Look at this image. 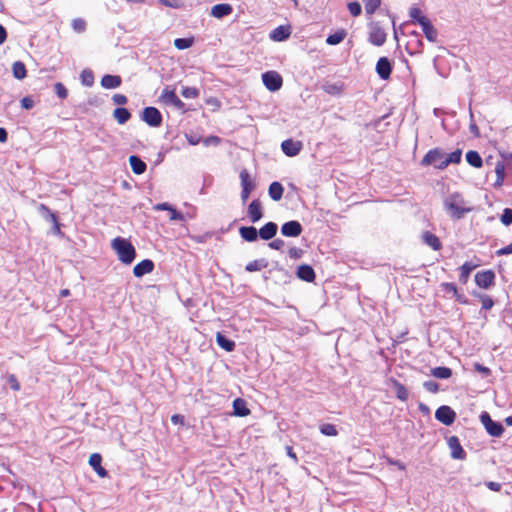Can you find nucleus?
Here are the masks:
<instances>
[{"label": "nucleus", "instance_id": "1", "mask_svg": "<svg viewBox=\"0 0 512 512\" xmlns=\"http://www.w3.org/2000/svg\"><path fill=\"white\" fill-rule=\"evenodd\" d=\"M443 207L452 220H460L473 210V207L459 192H453L446 196L443 200Z\"/></svg>", "mask_w": 512, "mask_h": 512}, {"label": "nucleus", "instance_id": "2", "mask_svg": "<svg viewBox=\"0 0 512 512\" xmlns=\"http://www.w3.org/2000/svg\"><path fill=\"white\" fill-rule=\"evenodd\" d=\"M111 247L117 254L119 261L130 265L136 258V249L130 240L123 237H116L111 241Z\"/></svg>", "mask_w": 512, "mask_h": 512}, {"label": "nucleus", "instance_id": "3", "mask_svg": "<svg viewBox=\"0 0 512 512\" xmlns=\"http://www.w3.org/2000/svg\"><path fill=\"white\" fill-rule=\"evenodd\" d=\"M480 422L483 424L487 433L492 437H501L504 432V427L502 423L498 421H494L490 414L486 411H483L480 416Z\"/></svg>", "mask_w": 512, "mask_h": 512}, {"label": "nucleus", "instance_id": "4", "mask_svg": "<svg viewBox=\"0 0 512 512\" xmlns=\"http://www.w3.org/2000/svg\"><path fill=\"white\" fill-rule=\"evenodd\" d=\"M445 159V153L440 148L429 150L421 160L422 166H434L436 169L443 170L441 162Z\"/></svg>", "mask_w": 512, "mask_h": 512}, {"label": "nucleus", "instance_id": "5", "mask_svg": "<svg viewBox=\"0 0 512 512\" xmlns=\"http://www.w3.org/2000/svg\"><path fill=\"white\" fill-rule=\"evenodd\" d=\"M368 41L375 46H382L386 42L387 34L379 22L369 23Z\"/></svg>", "mask_w": 512, "mask_h": 512}, {"label": "nucleus", "instance_id": "6", "mask_svg": "<svg viewBox=\"0 0 512 512\" xmlns=\"http://www.w3.org/2000/svg\"><path fill=\"white\" fill-rule=\"evenodd\" d=\"M141 120L150 127H160L163 122V117L159 109L148 106L142 110Z\"/></svg>", "mask_w": 512, "mask_h": 512}, {"label": "nucleus", "instance_id": "7", "mask_svg": "<svg viewBox=\"0 0 512 512\" xmlns=\"http://www.w3.org/2000/svg\"><path fill=\"white\" fill-rule=\"evenodd\" d=\"M262 81L264 86L271 92H276L281 89L283 79L276 71H267L262 74Z\"/></svg>", "mask_w": 512, "mask_h": 512}, {"label": "nucleus", "instance_id": "8", "mask_svg": "<svg viewBox=\"0 0 512 512\" xmlns=\"http://www.w3.org/2000/svg\"><path fill=\"white\" fill-rule=\"evenodd\" d=\"M435 418L442 424L450 426L456 419V413L450 406L442 405L437 408L435 412Z\"/></svg>", "mask_w": 512, "mask_h": 512}, {"label": "nucleus", "instance_id": "9", "mask_svg": "<svg viewBox=\"0 0 512 512\" xmlns=\"http://www.w3.org/2000/svg\"><path fill=\"white\" fill-rule=\"evenodd\" d=\"M160 100L166 105H172L178 110H183L185 107L184 102L177 96L174 90L166 87L160 96Z\"/></svg>", "mask_w": 512, "mask_h": 512}, {"label": "nucleus", "instance_id": "10", "mask_svg": "<svg viewBox=\"0 0 512 512\" xmlns=\"http://www.w3.org/2000/svg\"><path fill=\"white\" fill-rule=\"evenodd\" d=\"M495 282V273L492 270H484L475 274V283L483 289H488Z\"/></svg>", "mask_w": 512, "mask_h": 512}, {"label": "nucleus", "instance_id": "11", "mask_svg": "<svg viewBox=\"0 0 512 512\" xmlns=\"http://www.w3.org/2000/svg\"><path fill=\"white\" fill-rule=\"evenodd\" d=\"M448 447L451 451V457L456 460H464L466 458V452L461 446L460 440L457 436H450L447 439Z\"/></svg>", "mask_w": 512, "mask_h": 512}, {"label": "nucleus", "instance_id": "12", "mask_svg": "<svg viewBox=\"0 0 512 512\" xmlns=\"http://www.w3.org/2000/svg\"><path fill=\"white\" fill-rule=\"evenodd\" d=\"M302 231L303 227L297 220L287 221L281 226V234L285 237H298Z\"/></svg>", "mask_w": 512, "mask_h": 512}, {"label": "nucleus", "instance_id": "13", "mask_svg": "<svg viewBox=\"0 0 512 512\" xmlns=\"http://www.w3.org/2000/svg\"><path fill=\"white\" fill-rule=\"evenodd\" d=\"M375 70L382 80H388L392 73V63L387 57H380L376 63Z\"/></svg>", "mask_w": 512, "mask_h": 512}, {"label": "nucleus", "instance_id": "14", "mask_svg": "<svg viewBox=\"0 0 512 512\" xmlns=\"http://www.w3.org/2000/svg\"><path fill=\"white\" fill-rule=\"evenodd\" d=\"M303 144L301 141H294L293 139H286L281 143L283 153L288 157L297 156L302 150Z\"/></svg>", "mask_w": 512, "mask_h": 512}, {"label": "nucleus", "instance_id": "15", "mask_svg": "<svg viewBox=\"0 0 512 512\" xmlns=\"http://www.w3.org/2000/svg\"><path fill=\"white\" fill-rule=\"evenodd\" d=\"M154 268L155 265L151 259H144L134 266L133 274L135 277L141 278L144 275L151 273Z\"/></svg>", "mask_w": 512, "mask_h": 512}, {"label": "nucleus", "instance_id": "16", "mask_svg": "<svg viewBox=\"0 0 512 512\" xmlns=\"http://www.w3.org/2000/svg\"><path fill=\"white\" fill-rule=\"evenodd\" d=\"M248 217L252 223H256L263 217L262 205L259 199H254L248 206Z\"/></svg>", "mask_w": 512, "mask_h": 512}, {"label": "nucleus", "instance_id": "17", "mask_svg": "<svg viewBox=\"0 0 512 512\" xmlns=\"http://www.w3.org/2000/svg\"><path fill=\"white\" fill-rule=\"evenodd\" d=\"M277 231L278 225L275 222H267L258 230L259 238L270 241L276 236Z\"/></svg>", "mask_w": 512, "mask_h": 512}, {"label": "nucleus", "instance_id": "18", "mask_svg": "<svg viewBox=\"0 0 512 512\" xmlns=\"http://www.w3.org/2000/svg\"><path fill=\"white\" fill-rule=\"evenodd\" d=\"M296 276L305 282H313L316 277L313 267L308 264H301L298 266Z\"/></svg>", "mask_w": 512, "mask_h": 512}, {"label": "nucleus", "instance_id": "19", "mask_svg": "<svg viewBox=\"0 0 512 512\" xmlns=\"http://www.w3.org/2000/svg\"><path fill=\"white\" fill-rule=\"evenodd\" d=\"M102 456L99 453H93L89 457V464L101 478L108 476V471L102 467Z\"/></svg>", "mask_w": 512, "mask_h": 512}, {"label": "nucleus", "instance_id": "20", "mask_svg": "<svg viewBox=\"0 0 512 512\" xmlns=\"http://www.w3.org/2000/svg\"><path fill=\"white\" fill-rule=\"evenodd\" d=\"M233 12V7L228 3L216 4L211 8V16L217 19L229 16Z\"/></svg>", "mask_w": 512, "mask_h": 512}, {"label": "nucleus", "instance_id": "21", "mask_svg": "<svg viewBox=\"0 0 512 512\" xmlns=\"http://www.w3.org/2000/svg\"><path fill=\"white\" fill-rule=\"evenodd\" d=\"M239 234L246 242H255L259 238L258 230L254 226H241Z\"/></svg>", "mask_w": 512, "mask_h": 512}, {"label": "nucleus", "instance_id": "22", "mask_svg": "<svg viewBox=\"0 0 512 512\" xmlns=\"http://www.w3.org/2000/svg\"><path fill=\"white\" fill-rule=\"evenodd\" d=\"M100 83L105 89H116L122 84V78L119 75L105 74Z\"/></svg>", "mask_w": 512, "mask_h": 512}, {"label": "nucleus", "instance_id": "23", "mask_svg": "<svg viewBox=\"0 0 512 512\" xmlns=\"http://www.w3.org/2000/svg\"><path fill=\"white\" fill-rule=\"evenodd\" d=\"M421 238L423 243L431 247L434 251H438L442 247L440 239L430 231L423 232Z\"/></svg>", "mask_w": 512, "mask_h": 512}, {"label": "nucleus", "instance_id": "24", "mask_svg": "<svg viewBox=\"0 0 512 512\" xmlns=\"http://www.w3.org/2000/svg\"><path fill=\"white\" fill-rule=\"evenodd\" d=\"M251 413L247 403L242 398H236L233 401V414L237 417H246Z\"/></svg>", "mask_w": 512, "mask_h": 512}, {"label": "nucleus", "instance_id": "25", "mask_svg": "<svg viewBox=\"0 0 512 512\" xmlns=\"http://www.w3.org/2000/svg\"><path fill=\"white\" fill-rule=\"evenodd\" d=\"M291 31L289 26H278L270 34V38L277 42H282L290 37Z\"/></svg>", "mask_w": 512, "mask_h": 512}, {"label": "nucleus", "instance_id": "26", "mask_svg": "<svg viewBox=\"0 0 512 512\" xmlns=\"http://www.w3.org/2000/svg\"><path fill=\"white\" fill-rule=\"evenodd\" d=\"M129 164L136 175L143 174L147 169L146 163L138 155H131L129 157Z\"/></svg>", "mask_w": 512, "mask_h": 512}, {"label": "nucleus", "instance_id": "27", "mask_svg": "<svg viewBox=\"0 0 512 512\" xmlns=\"http://www.w3.org/2000/svg\"><path fill=\"white\" fill-rule=\"evenodd\" d=\"M420 26L427 40H429L430 42H435L437 40V30L434 28L429 19L420 22Z\"/></svg>", "mask_w": 512, "mask_h": 512}, {"label": "nucleus", "instance_id": "28", "mask_svg": "<svg viewBox=\"0 0 512 512\" xmlns=\"http://www.w3.org/2000/svg\"><path fill=\"white\" fill-rule=\"evenodd\" d=\"M283 193H284V187L280 182L274 181L269 185L268 194L272 200H274V201L281 200L283 197Z\"/></svg>", "mask_w": 512, "mask_h": 512}, {"label": "nucleus", "instance_id": "29", "mask_svg": "<svg viewBox=\"0 0 512 512\" xmlns=\"http://www.w3.org/2000/svg\"><path fill=\"white\" fill-rule=\"evenodd\" d=\"M216 342L219 345V347H221L227 352H232L236 346L235 342L232 339L226 337L224 334L220 332H218L216 335Z\"/></svg>", "mask_w": 512, "mask_h": 512}, {"label": "nucleus", "instance_id": "30", "mask_svg": "<svg viewBox=\"0 0 512 512\" xmlns=\"http://www.w3.org/2000/svg\"><path fill=\"white\" fill-rule=\"evenodd\" d=\"M347 36V31L343 28L338 29L333 34H329L326 38L328 45L334 46L340 44Z\"/></svg>", "mask_w": 512, "mask_h": 512}, {"label": "nucleus", "instance_id": "31", "mask_svg": "<svg viewBox=\"0 0 512 512\" xmlns=\"http://www.w3.org/2000/svg\"><path fill=\"white\" fill-rule=\"evenodd\" d=\"M113 117L115 118L118 124L123 125L130 120L131 113L127 108L117 107L113 111Z\"/></svg>", "mask_w": 512, "mask_h": 512}, {"label": "nucleus", "instance_id": "32", "mask_svg": "<svg viewBox=\"0 0 512 512\" xmlns=\"http://www.w3.org/2000/svg\"><path fill=\"white\" fill-rule=\"evenodd\" d=\"M477 267V264H473L471 262H465L459 269V282L462 284H466L471 272Z\"/></svg>", "mask_w": 512, "mask_h": 512}, {"label": "nucleus", "instance_id": "33", "mask_svg": "<svg viewBox=\"0 0 512 512\" xmlns=\"http://www.w3.org/2000/svg\"><path fill=\"white\" fill-rule=\"evenodd\" d=\"M466 161L474 168H480L483 165L482 157L475 150H470L466 153Z\"/></svg>", "mask_w": 512, "mask_h": 512}, {"label": "nucleus", "instance_id": "34", "mask_svg": "<svg viewBox=\"0 0 512 512\" xmlns=\"http://www.w3.org/2000/svg\"><path fill=\"white\" fill-rule=\"evenodd\" d=\"M462 158V151L460 149H457L447 156L445 155V159L441 162L442 167H447L450 164H458L461 162Z\"/></svg>", "mask_w": 512, "mask_h": 512}, {"label": "nucleus", "instance_id": "35", "mask_svg": "<svg viewBox=\"0 0 512 512\" xmlns=\"http://www.w3.org/2000/svg\"><path fill=\"white\" fill-rule=\"evenodd\" d=\"M430 374L438 379H448L452 376V370L449 367L439 366L432 368Z\"/></svg>", "mask_w": 512, "mask_h": 512}, {"label": "nucleus", "instance_id": "36", "mask_svg": "<svg viewBox=\"0 0 512 512\" xmlns=\"http://www.w3.org/2000/svg\"><path fill=\"white\" fill-rule=\"evenodd\" d=\"M268 266V261L265 258L256 259L254 261L249 262L245 266V270L247 272H256L260 271L261 269H264Z\"/></svg>", "mask_w": 512, "mask_h": 512}, {"label": "nucleus", "instance_id": "37", "mask_svg": "<svg viewBox=\"0 0 512 512\" xmlns=\"http://www.w3.org/2000/svg\"><path fill=\"white\" fill-rule=\"evenodd\" d=\"M12 73L16 79H18V80L24 79L27 75V70H26L25 64L21 61L14 62L12 65Z\"/></svg>", "mask_w": 512, "mask_h": 512}, {"label": "nucleus", "instance_id": "38", "mask_svg": "<svg viewBox=\"0 0 512 512\" xmlns=\"http://www.w3.org/2000/svg\"><path fill=\"white\" fill-rule=\"evenodd\" d=\"M496 181L494 187H501L505 179V165L502 161H498L495 166Z\"/></svg>", "mask_w": 512, "mask_h": 512}, {"label": "nucleus", "instance_id": "39", "mask_svg": "<svg viewBox=\"0 0 512 512\" xmlns=\"http://www.w3.org/2000/svg\"><path fill=\"white\" fill-rule=\"evenodd\" d=\"M239 177L241 180L242 189H250L251 191L254 190L255 184L251 180L250 174L246 169L241 170Z\"/></svg>", "mask_w": 512, "mask_h": 512}, {"label": "nucleus", "instance_id": "40", "mask_svg": "<svg viewBox=\"0 0 512 512\" xmlns=\"http://www.w3.org/2000/svg\"><path fill=\"white\" fill-rule=\"evenodd\" d=\"M38 211L47 222L53 223L58 220L57 215L44 204L39 205Z\"/></svg>", "mask_w": 512, "mask_h": 512}, {"label": "nucleus", "instance_id": "41", "mask_svg": "<svg viewBox=\"0 0 512 512\" xmlns=\"http://www.w3.org/2000/svg\"><path fill=\"white\" fill-rule=\"evenodd\" d=\"M364 3L365 13L367 16H372L376 10L381 6V0H362Z\"/></svg>", "mask_w": 512, "mask_h": 512}, {"label": "nucleus", "instance_id": "42", "mask_svg": "<svg viewBox=\"0 0 512 512\" xmlns=\"http://www.w3.org/2000/svg\"><path fill=\"white\" fill-rule=\"evenodd\" d=\"M174 46L178 50H185L193 46L194 44V38L193 37H187V38H176L173 42Z\"/></svg>", "mask_w": 512, "mask_h": 512}, {"label": "nucleus", "instance_id": "43", "mask_svg": "<svg viewBox=\"0 0 512 512\" xmlns=\"http://www.w3.org/2000/svg\"><path fill=\"white\" fill-rule=\"evenodd\" d=\"M81 83L86 87H91L94 84V73L90 69H84L80 74Z\"/></svg>", "mask_w": 512, "mask_h": 512}, {"label": "nucleus", "instance_id": "44", "mask_svg": "<svg viewBox=\"0 0 512 512\" xmlns=\"http://www.w3.org/2000/svg\"><path fill=\"white\" fill-rule=\"evenodd\" d=\"M394 388L396 390V396L401 401H406L408 399L409 393L407 388L397 380H394Z\"/></svg>", "mask_w": 512, "mask_h": 512}, {"label": "nucleus", "instance_id": "45", "mask_svg": "<svg viewBox=\"0 0 512 512\" xmlns=\"http://www.w3.org/2000/svg\"><path fill=\"white\" fill-rule=\"evenodd\" d=\"M409 16L415 22L420 25V22L426 21L428 18L422 14V11L418 7H412L409 11Z\"/></svg>", "mask_w": 512, "mask_h": 512}, {"label": "nucleus", "instance_id": "46", "mask_svg": "<svg viewBox=\"0 0 512 512\" xmlns=\"http://www.w3.org/2000/svg\"><path fill=\"white\" fill-rule=\"evenodd\" d=\"M319 429L325 436H336L338 434V430L334 424L325 423L320 425Z\"/></svg>", "mask_w": 512, "mask_h": 512}, {"label": "nucleus", "instance_id": "47", "mask_svg": "<svg viewBox=\"0 0 512 512\" xmlns=\"http://www.w3.org/2000/svg\"><path fill=\"white\" fill-rule=\"evenodd\" d=\"M347 8L353 17H358L362 14V7L357 1L349 2Z\"/></svg>", "mask_w": 512, "mask_h": 512}, {"label": "nucleus", "instance_id": "48", "mask_svg": "<svg viewBox=\"0 0 512 512\" xmlns=\"http://www.w3.org/2000/svg\"><path fill=\"white\" fill-rule=\"evenodd\" d=\"M181 95L187 99H194V98L198 97L199 90L195 87H184L181 90Z\"/></svg>", "mask_w": 512, "mask_h": 512}, {"label": "nucleus", "instance_id": "49", "mask_svg": "<svg viewBox=\"0 0 512 512\" xmlns=\"http://www.w3.org/2000/svg\"><path fill=\"white\" fill-rule=\"evenodd\" d=\"M500 221L503 225L509 226L512 224V209L505 208L500 216Z\"/></svg>", "mask_w": 512, "mask_h": 512}, {"label": "nucleus", "instance_id": "50", "mask_svg": "<svg viewBox=\"0 0 512 512\" xmlns=\"http://www.w3.org/2000/svg\"><path fill=\"white\" fill-rule=\"evenodd\" d=\"M54 90L60 99H65L68 96V90L63 83L57 82L54 85Z\"/></svg>", "mask_w": 512, "mask_h": 512}, {"label": "nucleus", "instance_id": "51", "mask_svg": "<svg viewBox=\"0 0 512 512\" xmlns=\"http://www.w3.org/2000/svg\"><path fill=\"white\" fill-rule=\"evenodd\" d=\"M72 27L78 33L84 32L86 28V22L81 18H76L72 21Z\"/></svg>", "mask_w": 512, "mask_h": 512}, {"label": "nucleus", "instance_id": "52", "mask_svg": "<svg viewBox=\"0 0 512 512\" xmlns=\"http://www.w3.org/2000/svg\"><path fill=\"white\" fill-rule=\"evenodd\" d=\"M325 92L331 95H339L342 92V87L337 84H327L324 86Z\"/></svg>", "mask_w": 512, "mask_h": 512}, {"label": "nucleus", "instance_id": "53", "mask_svg": "<svg viewBox=\"0 0 512 512\" xmlns=\"http://www.w3.org/2000/svg\"><path fill=\"white\" fill-rule=\"evenodd\" d=\"M423 387L431 393H437L439 391V384L433 380H428L423 383Z\"/></svg>", "mask_w": 512, "mask_h": 512}, {"label": "nucleus", "instance_id": "54", "mask_svg": "<svg viewBox=\"0 0 512 512\" xmlns=\"http://www.w3.org/2000/svg\"><path fill=\"white\" fill-rule=\"evenodd\" d=\"M482 301V309L489 310L493 307L494 301L488 295H479Z\"/></svg>", "mask_w": 512, "mask_h": 512}, {"label": "nucleus", "instance_id": "55", "mask_svg": "<svg viewBox=\"0 0 512 512\" xmlns=\"http://www.w3.org/2000/svg\"><path fill=\"white\" fill-rule=\"evenodd\" d=\"M285 245V242L284 240L280 239V238H276V239H272L268 246L273 249V250H281L283 248V246Z\"/></svg>", "mask_w": 512, "mask_h": 512}, {"label": "nucleus", "instance_id": "56", "mask_svg": "<svg viewBox=\"0 0 512 512\" xmlns=\"http://www.w3.org/2000/svg\"><path fill=\"white\" fill-rule=\"evenodd\" d=\"M7 381L8 383L10 384V387L12 390L14 391H19L20 390V384L16 378V376L14 374H10L8 375L7 377Z\"/></svg>", "mask_w": 512, "mask_h": 512}, {"label": "nucleus", "instance_id": "57", "mask_svg": "<svg viewBox=\"0 0 512 512\" xmlns=\"http://www.w3.org/2000/svg\"><path fill=\"white\" fill-rule=\"evenodd\" d=\"M21 107L25 110H30L34 107V100L30 96L21 99Z\"/></svg>", "mask_w": 512, "mask_h": 512}, {"label": "nucleus", "instance_id": "58", "mask_svg": "<svg viewBox=\"0 0 512 512\" xmlns=\"http://www.w3.org/2000/svg\"><path fill=\"white\" fill-rule=\"evenodd\" d=\"M112 101L116 105H124L128 102V98L124 94H114Z\"/></svg>", "mask_w": 512, "mask_h": 512}, {"label": "nucleus", "instance_id": "59", "mask_svg": "<svg viewBox=\"0 0 512 512\" xmlns=\"http://www.w3.org/2000/svg\"><path fill=\"white\" fill-rule=\"evenodd\" d=\"M474 370L481 373L482 375H484L486 377L491 375V370L488 367L483 366L480 363L474 364Z\"/></svg>", "mask_w": 512, "mask_h": 512}, {"label": "nucleus", "instance_id": "60", "mask_svg": "<svg viewBox=\"0 0 512 512\" xmlns=\"http://www.w3.org/2000/svg\"><path fill=\"white\" fill-rule=\"evenodd\" d=\"M288 254L291 259H299L303 255V250L300 248L292 247L289 249Z\"/></svg>", "mask_w": 512, "mask_h": 512}, {"label": "nucleus", "instance_id": "61", "mask_svg": "<svg viewBox=\"0 0 512 512\" xmlns=\"http://www.w3.org/2000/svg\"><path fill=\"white\" fill-rule=\"evenodd\" d=\"M442 288L446 293H452L453 295H457V287L454 283H442Z\"/></svg>", "mask_w": 512, "mask_h": 512}, {"label": "nucleus", "instance_id": "62", "mask_svg": "<svg viewBox=\"0 0 512 512\" xmlns=\"http://www.w3.org/2000/svg\"><path fill=\"white\" fill-rule=\"evenodd\" d=\"M386 462L389 465L396 466L400 470H405L406 469L405 464L403 462H401L400 460H396V459H393L391 457H386Z\"/></svg>", "mask_w": 512, "mask_h": 512}, {"label": "nucleus", "instance_id": "63", "mask_svg": "<svg viewBox=\"0 0 512 512\" xmlns=\"http://www.w3.org/2000/svg\"><path fill=\"white\" fill-rule=\"evenodd\" d=\"M170 220L172 221H183L184 220V215L176 210L174 207L172 208V210H170Z\"/></svg>", "mask_w": 512, "mask_h": 512}, {"label": "nucleus", "instance_id": "64", "mask_svg": "<svg viewBox=\"0 0 512 512\" xmlns=\"http://www.w3.org/2000/svg\"><path fill=\"white\" fill-rule=\"evenodd\" d=\"M509 254H512V242L509 245L496 251L497 256H504Z\"/></svg>", "mask_w": 512, "mask_h": 512}]
</instances>
